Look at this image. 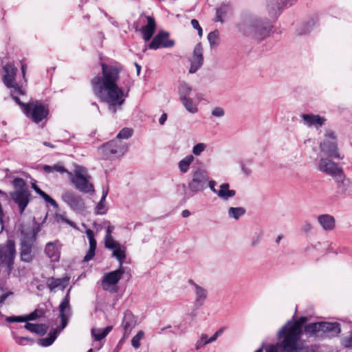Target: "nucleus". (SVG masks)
Returning <instances> with one entry per match:
<instances>
[{
  "label": "nucleus",
  "instance_id": "nucleus-4",
  "mask_svg": "<svg viewBox=\"0 0 352 352\" xmlns=\"http://www.w3.org/2000/svg\"><path fill=\"white\" fill-rule=\"evenodd\" d=\"M305 331L309 337L324 340L338 336L341 332V327L337 322H318L307 324Z\"/></svg>",
  "mask_w": 352,
  "mask_h": 352
},
{
  "label": "nucleus",
  "instance_id": "nucleus-35",
  "mask_svg": "<svg viewBox=\"0 0 352 352\" xmlns=\"http://www.w3.org/2000/svg\"><path fill=\"white\" fill-rule=\"evenodd\" d=\"M246 212L243 207H230L228 210V217L230 219L239 220Z\"/></svg>",
  "mask_w": 352,
  "mask_h": 352
},
{
  "label": "nucleus",
  "instance_id": "nucleus-27",
  "mask_svg": "<svg viewBox=\"0 0 352 352\" xmlns=\"http://www.w3.org/2000/svg\"><path fill=\"white\" fill-rule=\"evenodd\" d=\"M317 221L322 230L326 232L332 231L336 228V219L331 214H320L317 217Z\"/></svg>",
  "mask_w": 352,
  "mask_h": 352
},
{
  "label": "nucleus",
  "instance_id": "nucleus-51",
  "mask_svg": "<svg viewBox=\"0 0 352 352\" xmlns=\"http://www.w3.org/2000/svg\"><path fill=\"white\" fill-rule=\"evenodd\" d=\"M2 293L0 294V307L3 306L6 300L10 296L13 295L12 292H4L3 290L1 291Z\"/></svg>",
  "mask_w": 352,
  "mask_h": 352
},
{
  "label": "nucleus",
  "instance_id": "nucleus-54",
  "mask_svg": "<svg viewBox=\"0 0 352 352\" xmlns=\"http://www.w3.org/2000/svg\"><path fill=\"white\" fill-rule=\"evenodd\" d=\"M225 114L224 110L221 107H215L212 111V115L214 117L221 118Z\"/></svg>",
  "mask_w": 352,
  "mask_h": 352
},
{
  "label": "nucleus",
  "instance_id": "nucleus-53",
  "mask_svg": "<svg viewBox=\"0 0 352 352\" xmlns=\"http://www.w3.org/2000/svg\"><path fill=\"white\" fill-rule=\"evenodd\" d=\"M313 230V226L311 223L307 221L303 222L301 230L305 233H309Z\"/></svg>",
  "mask_w": 352,
  "mask_h": 352
},
{
  "label": "nucleus",
  "instance_id": "nucleus-62",
  "mask_svg": "<svg viewBox=\"0 0 352 352\" xmlns=\"http://www.w3.org/2000/svg\"><path fill=\"white\" fill-rule=\"evenodd\" d=\"M54 171L59 172L60 173H68L67 169L60 165H54Z\"/></svg>",
  "mask_w": 352,
  "mask_h": 352
},
{
  "label": "nucleus",
  "instance_id": "nucleus-42",
  "mask_svg": "<svg viewBox=\"0 0 352 352\" xmlns=\"http://www.w3.org/2000/svg\"><path fill=\"white\" fill-rule=\"evenodd\" d=\"M133 131L131 128L125 127L122 129L117 135L116 140L121 141L122 139H129L132 136Z\"/></svg>",
  "mask_w": 352,
  "mask_h": 352
},
{
  "label": "nucleus",
  "instance_id": "nucleus-17",
  "mask_svg": "<svg viewBox=\"0 0 352 352\" xmlns=\"http://www.w3.org/2000/svg\"><path fill=\"white\" fill-rule=\"evenodd\" d=\"M296 0H267V8L270 16L275 20L284 7L291 6Z\"/></svg>",
  "mask_w": 352,
  "mask_h": 352
},
{
  "label": "nucleus",
  "instance_id": "nucleus-47",
  "mask_svg": "<svg viewBox=\"0 0 352 352\" xmlns=\"http://www.w3.org/2000/svg\"><path fill=\"white\" fill-rule=\"evenodd\" d=\"M47 203L50 204L55 209H58V205L57 202L52 199L50 195L45 193L44 191L40 195Z\"/></svg>",
  "mask_w": 352,
  "mask_h": 352
},
{
  "label": "nucleus",
  "instance_id": "nucleus-11",
  "mask_svg": "<svg viewBox=\"0 0 352 352\" xmlns=\"http://www.w3.org/2000/svg\"><path fill=\"white\" fill-rule=\"evenodd\" d=\"M126 144L122 141L116 139L104 144L101 147L103 157L106 160L122 156L126 152Z\"/></svg>",
  "mask_w": 352,
  "mask_h": 352
},
{
  "label": "nucleus",
  "instance_id": "nucleus-49",
  "mask_svg": "<svg viewBox=\"0 0 352 352\" xmlns=\"http://www.w3.org/2000/svg\"><path fill=\"white\" fill-rule=\"evenodd\" d=\"M206 148V144L204 143H198L195 145L192 148V153L199 156L201 153Z\"/></svg>",
  "mask_w": 352,
  "mask_h": 352
},
{
  "label": "nucleus",
  "instance_id": "nucleus-55",
  "mask_svg": "<svg viewBox=\"0 0 352 352\" xmlns=\"http://www.w3.org/2000/svg\"><path fill=\"white\" fill-rule=\"evenodd\" d=\"M207 183L208 184H206V188L209 187L210 190L217 195L218 192V189L215 188L217 182L214 180L210 179V177L208 176V182Z\"/></svg>",
  "mask_w": 352,
  "mask_h": 352
},
{
  "label": "nucleus",
  "instance_id": "nucleus-22",
  "mask_svg": "<svg viewBox=\"0 0 352 352\" xmlns=\"http://www.w3.org/2000/svg\"><path fill=\"white\" fill-rule=\"evenodd\" d=\"M44 311L43 309H35L30 314L25 316H6L5 320L8 322H23L36 320L43 316Z\"/></svg>",
  "mask_w": 352,
  "mask_h": 352
},
{
  "label": "nucleus",
  "instance_id": "nucleus-16",
  "mask_svg": "<svg viewBox=\"0 0 352 352\" xmlns=\"http://www.w3.org/2000/svg\"><path fill=\"white\" fill-rule=\"evenodd\" d=\"M62 200L74 212L80 213L84 211L85 204L83 199L72 191H65L61 195Z\"/></svg>",
  "mask_w": 352,
  "mask_h": 352
},
{
  "label": "nucleus",
  "instance_id": "nucleus-1",
  "mask_svg": "<svg viewBox=\"0 0 352 352\" xmlns=\"http://www.w3.org/2000/svg\"><path fill=\"white\" fill-rule=\"evenodd\" d=\"M102 76H98L91 80L95 95L108 105L109 111L116 115L122 109L128 97L131 82L129 79L124 82L123 87H119L117 82L122 66L118 63H101Z\"/></svg>",
  "mask_w": 352,
  "mask_h": 352
},
{
  "label": "nucleus",
  "instance_id": "nucleus-19",
  "mask_svg": "<svg viewBox=\"0 0 352 352\" xmlns=\"http://www.w3.org/2000/svg\"><path fill=\"white\" fill-rule=\"evenodd\" d=\"M136 322V318L131 311L127 310L124 311L121 324L123 329V336L120 340V342H124V340L129 338L132 329L135 327Z\"/></svg>",
  "mask_w": 352,
  "mask_h": 352
},
{
  "label": "nucleus",
  "instance_id": "nucleus-14",
  "mask_svg": "<svg viewBox=\"0 0 352 352\" xmlns=\"http://www.w3.org/2000/svg\"><path fill=\"white\" fill-rule=\"evenodd\" d=\"M317 168L319 171L331 176L335 179H340L342 177V168L328 157H321Z\"/></svg>",
  "mask_w": 352,
  "mask_h": 352
},
{
  "label": "nucleus",
  "instance_id": "nucleus-39",
  "mask_svg": "<svg viewBox=\"0 0 352 352\" xmlns=\"http://www.w3.org/2000/svg\"><path fill=\"white\" fill-rule=\"evenodd\" d=\"M108 194V190H104L102 191V196L101 197V199L100 202L97 204L96 208H95V213L97 214H103L106 212L107 209L104 206V201L106 199V197Z\"/></svg>",
  "mask_w": 352,
  "mask_h": 352
},
{
  "label": "nucleus",
  "instance_id": "nucleus-41",
  "mask_svg": "<svg viewBox=\"0 0 352 352\" xmlns=\"http://www.w3.org/2000/svg\"><path fill=\"white\" fill-rule=\"evenodd\" d=\"M12 185L15 190H29L25 180L22 178H15L12 181Z\"/></svg>",
  "mask_w": 352,
  "mask_h": 352
},
{
  "label": "nucleus",
  "instance_id": "nucleus-24",
  "mask_svg": "<svg viewBox=\"0 0 352 352\" xmlns=\"http://www.w3.org/2000/svg\"><path fill=\"white\" fill-rule=\"evenodd\" d=\"M145 18L146 19L147 23L141 28L140 32L144 41L148 42L152 38L155 32L156 23L153 16H145Z\"/></svg>",
  "mask_w": 352,
  "mask_h": 352
},
{
  "label": "nucleus",
  "instance_id": "nucleus-56",
  "mask_svg": "<svg viewBox=\"0 0 352 352\" xmlns=\"http://www.w3.org/2000/svg\"><path fill=\"white\" fill-rule=\"evenodd\" d=\"M95 252L96 250H94L89 249L88 252H87L86 255L83 258V262H88L91 261L95 256Z\"/></svg>",
  "mask_w": 352,
  "mask_h": 352
},
{
  "label": "nucleus",
  "instance_id": "nucleus-64",
  "mask_svg": "<svg viewBox=\"0 0 352 352\" xmlns=\"http://www.w3.org/2000/svg\"><path fill=\"white\" fill-rule=\"evenodd\" d=\"M86 235L89 239V241H91V239H95L94 231L91 230V229H87L86 230Z\"/></svg>",
  "mask_w": 352,
  "mask_h": 352
},
{
  "label": "nucleus",
  "instance_id": "nucleus-7",
  "mask_svg": "<svg viewBox=\"0 0 352 352\" xmlns=\"http://www.w3.org/2000/svg\"><path fill=\"white\" fill-rule=\"evenodd\" d=\"M179 99L185 109L191 113L198 111L199 101L195 99L196 92L190 85L185 81H180L177 86Z\"/></svg>",
  "mask_w": 352,
  "mask_h": 352
},
{
  "label": "nucleus",
  "instance_id": "nucleus-15",
  "mask_svg": "<svg viewBox=\"0 0 352 352\" xmlns=\"http://www.w3.org/2000/svg\"><path fill=\"white\" fill-rule=\"evenodd\" d=\"M36 240L35 234L33 232L24 233L21 242L20 257L21 260L25 263L32 261L34 254L32 253V246Z\"/></svg>",
  "mask_w": 352,
  "mask_h": 352
},
{
  "label": "nucleus",
  "instance_id": "nucleus-3",
  "mask_svg": "<svg viewBox=\"0 0 352 352\" xmlns=\"http://www.w3.org/2000/svg\"><path fill=\"white\" fill-rule=\"evenodd\" d=\"M238 28L245 36H251L256 41H261L269 36L272 25L267 19L250 16L240 23Z\"/></svg>",
  "mask_w": 352,
  "mask_h": 352
},
{
  "label": "nucleus",
  "instance_id": "nucleus-45",
  "mask_svg": "<svg viewBox=\"0 0 352 352\" xmlns=\"http://www.w3.org/2000/svg\"><path fill=\"white\" fill-rule=\"evenodd\" d=\"M144 336V333L142 331H140L138 333L132 338L131 340V345L135 349H138L140 346V340L143 338Z\"/></svg>",
  "mask_w": 352,
  "mask_h": 352
},
{
  "label": "nucleus",
  "instance_id": "nucleus-6",
  "mask_svg": "<svg viewBox=\"0 0 352 352\" xmlns=\"http://www.w3.org/2000/svg\"><path fill=\"white\" fill-rule=\"evenodd\" d=\"M3 74L2 80L3 84L10 89V94L14 101H19V96L25 94V89L16 82L17 68L11 63H7L3 67Z\"/></svg>",
  "mask_w": 352,
  "mask_h": 352
},
{
  "label": "nucleus",
  "instance_id": "nucleus-20",
  "mask_svg": "<svg viewBox=\"0 0 352 352\" xmlns=\"http://www.w3.org/2000/svg\"><path fill=\"white\" fill-rule=\"evenodd\" d=\"M190 64V74L196 73L204 63L203 48L201 45H197L193 51L192 55L188 58Z\"/></svg>",
  "mask_w": 352,
  "mask_h": 352
},
{
  "label": "nucleus",
  "instance_id": "nucleus-32",
  "mask_svg": "<svg viewBox=\"0 0 352 352\" xmlns=\"http://www.w3.org/2000/svg\"><path fill=\"white\" fill-rule=\"evenodd\" d=\"M149 44H175V41L170 38V34L168 32L160 30Z\"/></svg>",
  "mask_w": 352,
  "mask_h": 352
},
{
  "label": "nucleus",
  "instance_id": "nucleus-31",
  "mask_svg": "<svg viewBox=\"0 0 352 352\" xmlns=\"http://www.w3.org/2000/svg\"><path fill=\"white\" fill-rule=\"evenodd\" d=\"M318 24V17L314 16L309 19L300 28L297 30L298 35H305L314 30Z\"/></svg>",
  "mask_w": 352,
  "mask_h": 352
},
{
  "label": "nucleus",
  "instance_id": "nucleus-63",
  "mask_svg": "<svg viewBox=\"0 0 352 352\" xmlns=\"http://www.w3.org/2000/svg\"><path fill=\"white\" fill-rule=\"evenodd\" d=\"M167 120V114L166 113H163L160 119H159V123L160 125H164Z\"/></svg>",
  "mask_w": 352,
  "mask_h": 352
},
{
  "label": "nucleus",
  "instance_id": "nucleus-52",
  "mask_svg": "<svg viewBox=\"0 0 352 352\" xmlns=\"http://www.w3.org/2000/svg\"><path fill=\"white\" fill-rule=\"evenodd\" d=\"M2 293L0 294V307L3 306L6 300L10 296L13 295L12 292H4L3 290L1 291Z\"/></svg>",
  "mask_w": 352,
  "mask_h": 352
},
{
  "label": "nucleus",
  "instance_id": "nucleus-40",
  "mask_svg": "<svg viewBox=\"0 0 352 352\" xmlns=\"http://www.w3.org/2000/svg\"><path fill=\"white\" fill-rule=\"evenodd\" d=\"M13 339L17 344L21 346H25L28 344L32 345L34 342V340L30 337L18 336L14 335Z\"/></svg>",
  "mask_w": 352,
  "mask_h": 352
},
{
  "label": "nucleus",
  "instance_id": "nucleus-30",
  "mask_svg": "<svg viewBox=\"0 0 352 352\" xmlns=\"http://www.w3.org/2000/svg\"><path fill=\"white\" fill-rule=\"evenodd\" d=\"M236 191L230 188L228 183H223L219 186L217 195L223 201H228L236 195Z\"/></svg>",
  "mask_w": 352,
  "mask_h": 352
},
{
  "label": "nucleus",
  "instance_id": "nucleus-10",
  "mask_svg": "<svg viewBox=\"0 0 352 352\" xmlns=\"http://www.w3.org/2000/svg\"><path fill=\"white\" fill-rule=\"evenodd\" d=\"M321 152L324 153L328 157L342 159L340 156L337 142L336 133L331 129L326 130L323 140L320 143Z\"/></svg>",
  "mask_w": 352,
  "mask_h": 352
},
{
  "label": "nucleus",
  "instance_id": "nucleus-8",
  "mask_svg": "<svg viewBox=\"0 0 352 352\" xmlns=\"http://www.w3.org/2000/svg\"><path fill=\"white\" fill-rule=\"evenodd\" d=\"M15 102L20 106L23 113L36 123L41 122L49 113L47 107L39 101L24 103L19 98V101Z\"/></svg>",
  "mask_w": 352,
  "mask_h": 352
},
{
  "label": "nucleus",
  "instance_id": "nucleus-59",
  "mask_svg": "<svg viewBox=\"0 0 352 352\" xmlns=\"http://www.w3.org/2000/svg\"><path fill=\"white\" fill-rule=\"evenodd\" d=\"M205 338H207V336L205 335V334H203L200 338V340H199L197 343H196V345H195V347H196V349H201L202 346H204V345L207 344V343H205L206 341H204V340Z\"/></svg>",
  "mask_w": 352,
  "mask_h": 352
},
{
  "label": "nucleus",
  "instance_id": "nucleus-33",
  "mask_svg": "<svg viewBox=\"0 0 352 352\" xmlns=\"http://www.w3.org/2000/svg\"><path fill=\"white\" fill-rule=\"evenodd\" d=\"M24 328L26 330L39 336L45 335L47 331V327L44 324H33L28 322H26V324L24 325Z\"/></svg>",
  "mask_w": 352,
  "mask_h": 352
},
{
  "label": "nucleus",
  "instance_id": "nucleus-25",
  "mask_svg": "<svg viewBox=\"0 0 352 352\" xmlns=\"http://www.w3.org/2000/svg\"><path fill=\"white\" fill-rule=\"evenodd\" d=\"M59 317L60 318V327L63 329L67 325L69 318L72 315V308L67 300H61L59 307Z\"/></svg>",
  "mask_w": 352,
  "mask_h": 352
},
{
  "label": "nucleus",
  "instance_id": "nucleus-36",
  "mask_svg": "<svg viewBox=\"0 0 352 352\" xmlns=\"http://www.w3.org/2000/svg\"><path fill=\"white\" fill-rule=\"evenodd\" d=\"M195 157L192 155H188L181 160L178 164V168L182 173H186L188 171L190 164L194 161Z\"/></svg>",
  "mask_w": 352,
  "mask_h": 352
},
{
  "label": "nucleus",
  "instance_id": "nucleus-29",
  "mask_svg": "<svg viewBox=\"0 0 352 352\" xmlns=\"http://www.w3.org/2000/svg\"><path fill=\"white\" fill-rule=\"evenodd\" d=\"M301 118L305 124L308 126H315L316 128L322 126L325 121V118L319 115L303 113L301 115Z\"/></svg>",
  "mask_w": 352,
  "mask_h": 352
},
{
  "label": "nucleus",
  "instance_id": "nucleus-37",
  "mask_svg": "<svg viewBox=\"0 0 352 352\" xmlns=\"http://www.w3.org/2000/svg\"><path fill=\"white\" fill-rule=\"evenodd\" d=\"M230 11V6L227 4H222L216 10V21L223 22L224 18Z\"/></svg>",
  "mask_w": 352,
  "mask_h": 352
},
{
  "label": "nucleus",
  "instance_id": "nucleus-2",
  "mask_svg": "<svg viewBox=\"0 0 352 352\" xmlns=\"http://www.w3.org/2000/svg\"><path fill=\"white\" fill-rule=\"evenodd\" d=\"M305 321L306 318L301 317L293 323L288 322L278 331V338H283L280 344L282 352H308L309 347L303 346L299 342L302 333V326Z\"/></svg>",
  "mask_w": 352,
  "mask_h": 352
},
{
  "label": "nucleus",
  "instance_id": "nucleus-13",
  "mask_svg": "<svg viewBox=\"0 0 352 352\" xmlns=\"http://www.w3.org/2000/svg\"><path fill=\"white\" fill-rule=\"evenodd\" d=\"M124 273V269L122 266L114 271L104 274L102 277V286L103 289L109 291L111 293H115L118 290L117 284L122 278Z\"/></svg>",
  "mask_w": 352,
  "mask_h": 352
},
{
  "label": "nucleus",
  "instance_id": "nucleus-9",
  "mask_svg": "<svg viewBox=\"0 0 352 352\" xmlns=\"http://www.w3.org/2000/svg\"><path fill=\"white\" fill-rule=\"evenodd\" d=\"M90 177L85 167L77 166L71 181L78 190L89 193L94 191V185L89 182Z\"/></svg>",
  "mask_w": 352,
  "mask_h": 352
},
{
  "label": "nucleus",
  "instance_id": "nucleus-38",
  "mask_svg": "<svg viewBox=\"0 0 352 352\" xmlns=\"http://www.w3.org/2000/svg\"><path fill=\"white\" fill-rule=\"evenodd\" d=\"M56 338V331L54 330L53 331H51L47 337L40 339L38 342V344L47 347L53 344V342L55 341Z\"/></svg>",
  "mask_w": 352,
  "mask_h": 352
},
{
  "label": "nucleus",
  "instance_id": "nucleus-12",
  "mask_svg": "<svg viewBox=\"0 0 352 352\" xmlns=\"http://www.w3.org/2000/svg\"><path fill=\"white\" fill-rule=\"evenodd\" d=\"M16 253L15 243L13 240L8 239L5 245H0V262L6 265L8 274L13 269Z\"/></svg>",
  "mask_w": 352,
  "mask_h": 352
},
{
  "label": "nucleus",
  "instance_id": "nucleus-43",
  "mask_svg": "<svg viewBox=\"0 0 352 352\" xmlns=\"http://www.w3.org/2000/svg\"><path fill=\"white\" fill-rule=\"evenodd\" d=\"M345 176L344 173H342V177L340 179H335L338 183V188L339 192L342 194H345L347 190V187L349 184L346 182L344 179Z\"/></svg>",
  "mask_w": 352,
  "mask_h": 352
},
{
  "label": "nucleus",
  "instance_id": "nucleus-5",
  "mask_svg": "<svg viewBox=\"0 0 352 352\" xmlns=\"http://www.w3.org/2000/svg\"><path fill=\"white\" fill-rule=\"evenodd\" d=\"M208 182V173L207 170L203 166L194 168L190 173L187 186L183 184V187H186L188 190L185 194L192 196L204 192L206 189Z\"/></svg>",
  "mask_w": 352,
  "mask_h": 352
},
{
  "label": "nucleus",
  "instance_id": "nucleus-61",
  "mask_svg": "<svg viewBox=\"0 0 352 352\" xmlns=\"http://www.w3.org/2000/svg\"><path fill=\"white\" fill-rule=\"evenodd\" d=\"M170 45H146L145 47L142 50V51L144 52L147 50H156L159 49L160 47H170Z\"/></svg>",
  "mask_w": 352,
  "mask_h": 352
},
{
  "label": "nucleus",
  "instance_id": "nucleus-34",
  "mask_svg": "<svg viewBox=\"0 0 352 352\" xmlns=\"http://www.w3.org/2000/svg\"><path fill=\"white\" fill-rule=\"evenodd\" d=\"M112 330L111 326L106 327L104 329H91V336L95 341H100L104 339Z\"/></svg>",
  "mask_w": 352,
  "mask_h": 352
},
{
  "label": "nucleus",
  "instance_id": "nucleus-26",
  "mask_svg": "<svg viewBox=\"0 0 352 352\" xmlns=\"http://www.w3.org/2000/svg\"><path fill=\"white\" fill-rule=\"evenodd\" d=\"M45 253L52 262H58L60 259L59 241L48 242L45 248Z\"/></svg>",
  "mask_w": 352,
  "mask_h": 352
},
{
  "label": "nucleus",
  "instance_id": "nucleus-48",
  "mask_svg": "<svg viewBox=\"0 0 352 352\" xmlns=\"http://www.w3.org/2000/svg\"><path fill=\"white\" fill-rule=\"evenodd\" d=\"M341 344L345 348L352 349V329L350 331V334L345 336L341 340Z\"/></svg>",
  "mask_w": 352,
  "mask_h": 352
},
{
  "label": "nucleus",
  "instance_id": "nucleus-50",
  "mask_svg": "<svg viewBox=\"0 0 352 352\" xmlns=\"http://www.w3.org/2000/svg\"><path fill=\"white\" fill-rule=\"evenodd\" d=\"M263 232H258L254 234V235L252 236L250 243L252 247H255L258 245L260 243L262 237H263Z\"/></svg>",
  "mask_w": 352,
  "mask_h": 352
},
{
  "label": "nucleus",
  "instance_id": "nucleus-44",
  "mask_svg": "<svg viewBox=\"0 0 352 352\" xmlns=\"http://www.w3.org/2000/svg\"><path fill=\"white\" fill-rule=\"evenodd\" d=\"M113 230H114L113 226L109 225L107 226V228L106 229V235L104 237V245L111 243V241L112 242L116 241L111 235Z\"/></svg>",
  "mask_w": 352,
  "mask_h": 352
},
{
  "label": "nucleus",
  "instance_id": "nucleus-18",
  "mask_svg": "<svg viewBox=\"0 0 352 352\" xmlns=\"http://www.w3.org/2000/svg\"><path fill=\"white\" fill-rule=\"evenodd\" d=\"M10 196L12 200L18 206L19 212L22 214L30 201L31 193L30 190H14L10 192Z\"/></svg>",
  "mask_w": 352,
  "mask_h": 352
},
{
  "label": "nucleus",
  "instance_id": "nucleus-60",
  "mask_svg": "<svg viewBox=\"0 0 352 352\" xmlns=\"http://www.w3.org/2000/svg\"><path fill=\"white\" fill-rule=\"evenodd\" d=\"M278 346H280V344L268 345L265 348V352H278Z\"/></svg>",
  "mask_w": 352,
  "mask_h": 352
},
{
  "label": "nucleus",
  "instance_id": "nucleus-57",
  "mask_svg": "<svg viewBox=\"0 0 352 352\" xmlns=\"http://www.w3.org/2000/svg\"><path fill=\"white\" fill-rule=\"evenodd\" d=\"M190 23H191V25L193 27V28L197 30L198 34L199 36H201L202 35V29H201V26L199 25V21L197 19H194L191 20Z\"/></svg>",
  "mask_w": 352,
  "mask_h": 352
},
{
  "label": "nucleus",
  "instance_id": "nucleus-58",
  "mask_svg": "<svg viewBox=\"0 0 352 352\" xmlns=\"http://www.w3.org/2000/svg\"><path fill=\"white\" fill-rule=\"evenodd\" d=\"M223 333V329H219L214 333V334L211 336L205 343L209 344L214 342L219 336H220Z\"/></svg>",
  "mask_w": 352,
  "mask_h": 352
},
{
  "label": "nucleus",
  "instance_id": "nucleus-28",
  "mask_svg": "<svg viewBox=\"0 0 352 352\" xmlns=\"http://www.w3.org/2000/svg\"><path fill=\"white\" fill-rule=\"evenodd\" d=\"M69 278H56L54 277L48 278L47 280V287L50 292H54L56 289L64 290L68 285Z\"/></svg>",
  "mask_w": 352,
  "mask_h": 352
},
{
  "label": "nucleus",
  "instance_id": "nucleus-23",
  "mask_svg": "<svg viewBox=\"0 0 352 352\" xmlns=\"http://www.w3.org/2000/svg\"><path fill=\"white\" fill-rule=\"evenodd\" d=\"M188 283L194 287V292L195 295V305L197 308L202 307L208 297L207 289L199 285L191 279L188 280Z\"/></svg>",
  "mask_w": 352,
  "mask_h": 352
},
{
  "label": "nucleus",
  "instance_id": "nucleus-21",
  "mask_svg": "<svg viewBox=\"0 0 352 352\" xmlns=\"http://www.w3.org/2000/svg\"><path fill=\"white\" fill-rule=\"evenodd\" d=\"M105 248L112 251L113 256L118 260L120 266H122L126 257V248L117 241L114 242L111 241V243L106 245Z\"/></svg>",
  "mask_w": 352,
  "mask_h": 352
},
{
  "label": "nucleus",
  "instance_id": "nucleus-46",
  "mask_svg": "<svg viewBox=\"0 0 352 352\" xmlns=\"http://www.w3.org/2000/svg\"><path fill=\"white\" fill-rule=\"evenodd\" d=\"M208 40L209 44H217L220 41L219 32L217 30L211 32L208 35Z\"/></svg>",
  "mask_w": 352,
  "mask_h": 352
}]
</instances>
